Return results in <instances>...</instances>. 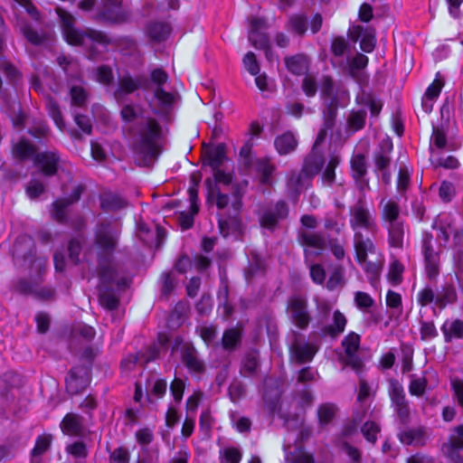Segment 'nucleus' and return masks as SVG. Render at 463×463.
Masks as SVG:
<instances>
[{"label": "nucleus", "mask_w": 463, "mask_h": 463, "mask_svg": "<svg viewBox=\"0 0 463 463\" xmlns=\"http://www.w3.org/2000/svg\"><path fill=\"white\" fill-rule=\"evenodd\" d=\"M225 145L218 144L209 149L205 154L204 165H209L213 172V179L207 178L204 183L207 189V201L214 202L220 210L218 213V225L223 237L241 231L242 207V193L236 187L231 194L221 192L218 184H229L232 175L221 167L227 161Z\"/></svg>", "instance_id": "nucleus-1"}, {"label": "nucleus", "mask_w": 463, "mask_h": 463, "mask_svg": "<svg viewBox=\"0 0 463 463\" xmlns=\"http://www.w3.org/2000/svg\"><path fill=\"white\" fill-rule=\"evenodd\" d=\"M123 128L136 138L135 152L141 166H151L161 153L162 128L156 118L138 105L126 104L120 110Z\"/></svg>", "instance_id": "nucleus-2"}, {"label": "nucleus", "mask_w": 463, "mask_h": 463, "mask_svg": "<svg viewBox=\"0 0 463 463\" xmlns=\"http://www.w3.org/2000/svg\"><path fill=\"white\" fill-rule=\"evenodd\" d=\"M57 14L61 20L62 32L68 43L81 46L88 59L97 60L101 55L103 50L109 43L110 40L105 33L91 28L80 30L75 28V18L61 7L56 8Z\"/></svg>", "instance_id": "nucleus-3"}, {"label": "nucleus", "mask_w": 463, "mask_h": 463, "mask_svg": "<svg viewBox=\"0 0 463 463\" xmlns=\"http://www.w3.org/2000/svg\"><path fill=\"white\" fill-rule=\"evenodd\" d=\"M361 197L349 209V224L354 232V247L355 250L356 261L364 260L367 253H374L375 246L373 241L365 236L361 230L364 229L369 232H375L377 224L375 218L371 213L365 201V194H361Z\"/></svg>", "instance_id": "nucleus-4"}, {"label": "nucleus", "mask_w": 463, "mask_h": 463, "mask_svg": "<svg viewBox=\"0 0 463 463\" xmlns=\"http://www.w3.org/2000/svg\"><path fill=\"white\" fill-rule=\"evenodd\" d=\"M120 230L110 222L97 224L94 230V249L97 255L98 270L116 269L113 263L114 253L117 250Z\"/></svg>", "instance_id": "nucleus-5"}, {"label": "nucleus", "mask_w": 463, "mask_h": 463, "mask_svg": "<svg viewBox=\"0 0 463 463\" xmlns=\"http://www.w3.org/2000/svg\"><path fill=\"white\" fill-rule=\"evenodd\" d=\"M335 109L331 107L324 112V123L320 125L313 146L303 161L301 169L304 171L307 177L312 179L321 173L326 164V156L321 146L335 128Z\"/></svg>", "instance_id": "nucleus-6"}, {"label": "nucleus", "mask_w": 463, "mask_h": 463, "mask_svg": "<svg viewBox=\"0 0 463 463\" xmlns=\"http://www.w3.org/2000/svg\"><path fill=\"white\" fill-rule=\"evenodd\" d=\"M99 277V302L108 310H115L119 304V298L116 294L115 287H128L130 279L120 276L117 269L98 270Z\"/></svg>", "instance_id": "nucleus-7"}, {"label": "nucleus", "mask_w": 463, "mask_h": 463, "mask_svg": "<svg viewBox=\"0 0 463 463\" xmlns=\"http://www.w3.org/2000/svg\"><path fill=\"white\" fill-rule=\"evenodd\" d=\"M13 260L15 265L28 268L41 272L46 266L47 259L36 255V247L33 239L26 234L16 238L13 250Z\"/></svg>", "instance_id": "nucleus-8"}, {"label": "nucleus", "mask_w": 463, "mask_h": 463, "mask_svg": "<svg viewBox=\"0 0 463 463\" xmlns=\"http://www.w3.org/2000/svg\"><path fill=\"white\" fill-rule=\"evenodd\" d=\"M393 150L392 142L390 139L382 140L373 154L374 174L380 177L385 185L392 181V153Z\"/></svg>", "instance_id": "nucleus-9"}, {"label": "nucleus", "mask_w": 463, "mask_h": 463, "mask_svg": "<svg viewBox=\"0 0 463 463\" xmlns=\"http://www.w3.org/2000/svg\"><path fill=\"white\" fill-rule=\"evenodd\" d=\"M289 215V207L286 201L279 200L263 207L260 213L259 222L261 228L270 232H275L279 223Z\"/></svg>", "instance_id": "nucleus-10"}, {"label": "nucleus", "mask_w": 463, "mask_h": 463, "mask_svg": "<svg viewBox=\"0 0 463 463\" xmlns=\"http://www.w3.org/2000/svg\"><path fill=\"white\" fill-rule=\"evenodd\" d=\"M421 252L424 257L426 275L430 279H435L439 274L440 250L435 249L434 238L430 232H422Z\"/></svg>", "instance_id": "nucleus-11"}, {"label": "nucleus", "mask_w": 463, "mask_h": 463, "mask_svg": "<svg viewBox=\"0 0 463 463\" xmlns=\"http://www.w3.org/2000/svg\"><path fill=\"white\" fill-rule=\"evenodd\" d=\"M287 313L290 321L300 330H306L312 320L307 300L299 295L288 298Z\"/></svg>", "instance_id": "nucleus-12"}, {"label": "nucleus", "mask_w": 463, "mask_h": 463, "mask_svg": "<svg viewBox=\"0 0 463 463\" xmlns=\"http://www.w3.org/2000/svg\"><path fill=\"white\" fill-rule=\"evenodd\" d=\"M297 241L304 248L306 260L312 256H319L327 245L326 239L321 232L299 230Z\"/></svg>", "instance_id": "nucleus-13"}, {"label": "nucleus", "mask_w": 463, "mask_h": 463, "mask_svg": "<svg viewBox=\"0 0 463 463\" xmlns=\"http://www.w3.org/2000/svg\"><path fill=\"white\" fill-rule=\"evenodd\" d=\"M91 382L90 365L73 366L65 379L66 392L70 395H78L85 391Z\"/></svg>", "instance_id": "nucleus-14"}, {"label": "nucleus", "mask_w": 463, "mask_h": 463, "mask_svg": "<svg viewBox=\"0 0 463 463\" xmlns=\"http://www.w3.org/2000/svg\"><path fill=\"white\" fill-rule=\"evenodd\" d=\"M147 90L149 80L144 76L132 77L128 72L118 77L117 88L113 92L117 102H123L126 98L138 89Z\"/></svg>", "instance_id": "nucleus-15"}, {"label": "nucleus", "mask_w": 463, "mask_h": 463, "mask_svg": "<svg viewBox=\"0 0 463 463\" xmlns=\"http://www.w3.org/2000/svg\"><path fill=\"white\" fill-rule=\"evenodd\" d=\"M168 79V74L162 68L154 69L150 73L149 83L151 82L156 87L154 96L160 105L165 108L172 107L176 98L174 93L165 91L163 89V85L167 82Z\"/></svg>", "instance_id": "nucleus-16"}, {"label": "nucleus", "mask_w": 463, "mask_h": 463, "mask_svg": "<svg viewBox=\"0 0 463 463\" xmlns=\"http://www.w3.org/2000/svg\"><path fill=\"white\" fill-rule=\"evenodd\" d=\"M351 176L354 181L356 188L361 194L370 190L369 179L367 177V160L364 154L354 155L350 160Z\"/></svg>", "instance_id": "nucleus-17"}, {"label": "nucleus", "mask_w": 463, "mask_h": 463, "mask_svg": "<svg viewBox=\"0 0 463 463\" xmlns=\"http://www.w3.org/2000/svg\"><path fill=\"white\" fill-rule=\"evenodd\" d=\"M61 158L58 151L49 150L39 152L35 156L34 165L45 177L54 176L60 167Z\"/></svg>", "instance_id": "nucleus-18"}, {"label": "nucleus", "mask_w": 463, "mask_h": 463, "mask_svg": "<svg viewBox=\"0 0 463 463\" xmlns=\"http://www.w3.org/2000/svg\"><path fill=\"white\" fill-rule=\"evenodd\" d=\"M180 355L182 363L190 373L201 375L205 372L204 361L200 357L197 350L192 344H184L180 348Z\"/></svg>", "instance_id": "nucleus-19"}, {"label": "nucleus", "mask_w": 463, "mask_h": 463, "mask_svg": "<svg viewBox=\"0 0 463 463\" xmlns=\"http://www.w3.org/2000/svg\"><path fill=\"white\" fill-rule=\"evenodd\" d=\"M317 350L315 344L300 340L298 337L294 339L289 347L291 358L299 364L311 362Z\"/></svg>", "instance_id": "nucleus-20"}, {"label": "nucleus", "mask_w": 463, "mask_h": 463, "mask_svg": "<svg viewBox=\"0 0 463 463\" xmlns=\"http://www.w3.org/2000/svg\"><path fill=\"white\" fill-rule=\"evenodd\" d=\"M268 25L265 19L259 17L251 19L248 39L256 49L262 50L263 48L269 47V36L266 33L261 32V29H266Z\"/></svg>", "instance_id": "nucleus-21"}, {"label": "nucleus", "mask_w": 463, "mask_h": 463, "mask_svg": "<svg viewBox=\"0 0 463 463\" xmlns=\"http://www.w3.org/2000/svg\"><path fill=\"white\" fill-rule=\"evenodd\" d=\"M351 39L353 42L360 41V48L363 52H372L376 44L375 30L370 26L356 25L351 31Z\"/></svg>", "instance_id": "nucleus-22"}, {"label": "nucleus", "mask_w": 463, "mask_h": 463, "mask_svg": "<svg viewBox=\"0 0 463 463\" xmlns=\"http://www.w3.org/2000/svg\"><path fill=\"white\" fill-rule=\"evenodd\" d=\"M122 0H106L100 11V17L111 23H121L126 20L127 14L121 6Z\"/></svg>", "instance_id": "nucleus-23"}, {"label": "nucleus", "mask_w": 463, "mask_h": 463, "mask_svg": "<svg viewBox=\"0 0 463 463\" xmlns=\"http://www.w3.org/2000/svg\"><path fill=\"white\" fill-rule=\"evenodd\" d=\"M38 148L35 145L31 143L28 139L22 137L12 146V155L14 158L24 162L33 159L35 161V156L38 155Z\"/></svg>", "instance_id": "nucleus-24"}, {"label": "nucleus", "mask_w": 463, "mask_h": 463, "mask_svg": "<svg viewBox=\"0 0 463 463\" xmlns=\"http://www.w3.org/2000/svg\"><path fill=\"white\" fill-rule=\"evenodd\" d=\"M380 207V218L383 226L387 225V223L392 224L403 222L400 217L401 207L397 202L383 199Z\"/></svg>", "instance_id": "nucleus-25"}, {"label": "nucleus", "mask_w": 463, "mask_h": 463, "mask_svg": "<svg viewBox=\"0 0 463 463\" xmlns=\"http://www.w3.org/2000/svg\"><path fill=\"white\" fill-rule=\"evenodd\" d=\"M61 430L64 434L81 437L85 431L83 418L76 413H67L61 424Z\"/></svg>", "instance_id": "nucleus-26"}, {"label": "nucleus", "mask_w": 463, "mask_h": 463, "mask_svg": "<svg viewBox=\"0 0 463 463\" xmlns=\"http://www.w3.org/2000/svg\"><path fill=\"white\" fill-rule=\"evenodd\" d=\"M346 324L347 319L345 316L341 311L335 310L333 313L332 322L322 326L321 334L324 336H329L332 339H336L345 332Z\"/></svg>", "instance_id": "nucleus-27"}, {"label": "nucleus", "mask_w": 463, "mask_h": 463, "mask_svg": "<svg viewBox=\"0 0 463 463\" xmlns=\"http://www.w3.org/2000/svg\"><path fill=\"white\" fill-rule=\"evenodd\" d=\"M334 82L330 77H325L322 83L321 94L324 98L322 109V123H324V112L329 108L335 109V125L336 124V117L338 114V99L333 94Z\"/></svg>", "instance_id": "nucleus-28"}, {"label": "nucleus", "mask_w": 463, "mask_h": 463, "mask_svg": "<svg viewBox=\"0 0 463 463\" xmlns=\"http://www.w3.org/2000/svg\"><path fill=\"white\" fill-rule=\"evenodd\" d=\"M298 145V140L292 131H286L276 137L274 146L280 156H286L294 152Z\"/></svg>", "instance_id": "nucleus-29"}, {"label": "nucleus", "mask_w": 463, "mask_h": 463, "mask_svg": "<svg viewBox=\"0 0 463 463\" xmlns=\"http://www.w3.org/2000/svg\"><path fill=\"white\" fill-rule=\"evenodd\" d=\"M285 65L290 73L297 76H303L306 75L309 70V60L306 55L298 53L286 57Z\"/></svg>", "instance_id": "nucleus-30"}, {"label": "nucleus", "mask_w": 463, "mask_h": 463, "mask_svg": "<svg viewBox=\"0 0 463 463\" xmlns=\"http://www.w3.org/2000/svg\"><path fill=\"white\" fill-rule=\"evenodd\" d=\"M128 206V201L119 194L105 193L100 196V207L106 213L119 211Z\"/></svg>", "instance_id": "nucleus-31"}, {"label": "nucleus", "mask_w": 463, "mask_h": 463, "mask_svg": "<svg viewBox=\"0 0 463 463\" xmlns=\"http://www.w3.org/2000/svg\"><path fill=\"white\" fill-rule=\"evenodd\" d=\"M146 399L152 402V397L161 399L165 396L167 390V382L165 379L151 375L146 381Z\"/></svg>", "instance_id": "nucleus-32"}, {"label": "nucleus", "mask_w": 463, "mask_h": 463, "mask_svg": "<svg viewBox=\"0 0 463 463\" xmlns=\"http://www.w3.org/2000/svg\"><path fill=\"white\" fill-rule=\"evenodd\" d=\"M388 392L394 410H397L401 406H403L409 402L406 399L404 388L397 379L391 378L388 381Z\"/></svg>", "instance_id": "nucleus-33"}, {"label": "nucleus", "mask_w": 463, "mask_h": 463, "mask_svg": "<svg viewBox=\"0 0 463 463\" xmlns=\"http://www.w3.org/2000/svg\"><path fill=\"white\" fill-rule=\"evenodd\" d=\"M383 227L388 232V243L390 247L402 249L405 234L404 222L392 224L387 223V225Z\"/></svg>", "instance_id": "nucleus-34"}, {"label": "nucleus", "mask_w": 463, "mask_h": 463, "mask_svg": "<svg viewBox=\"0 0 463 463\" xmlns=\"http://www.w3.org/2000/svg\"><path fill=\"white\" fill-rule=\"evenodd\" d=\"M444 455L452 463H463V442L459 439H450L442 445Z\"/></svg>", "instance_id": "nucleus-35"}, {"label": "nucleus", "mask_w": 463, "mask_h": 463, "mask_svg": "<svg viewBox=\"0 0 463 463\" xmlns=\"http://www.w3.org/2000/svg\"><path fill=\"white\" fill-rule=\"evenodd\" d=\"M424 432L421 428H403L398 433V439L403 445L423 444Z\"/></svg>", "instance_id": "nucleus-36"}, {"label": "nucleus", "mask_w": 463, "mask_h": 463, "mask_svg": "<svg viewBox=\"0 0 463 463\" xmlns=\"http://www.w3.org/2000/svg\"><path fill=\"white\" fill-rule=\"evenodd\" d=\"M52 437L50 434H43L37 437L35 445L31 450L30 463H41V456L51 448Z\"/></svg>", "instance_id": "nucleus-37"}, {"label": "nucleus", "mask_w": 463, "mask_h": 463, "mask_svg": "<svg viewBox=\"0 0 463 463\" xmlns=\"http://www.w3.org/2000/svg\"><path fill=\"white\" fill-rule=\"evenodd\" d=\"M446 343H450L454 338H463V320H447L441 326Z\"/></svg>", "instance_id": "nucleus-38"}, {"label": "nucleus", "mask_w": 463, "mask_h": 463, "mask_svg": "<svg viewBox=\"0 0 463 463\" xmlns=\"http://www.w3.org/2000/svg\"><path fill=\"white\" fill-rule=\"evenodd\" d=\"M260 367L259 352L257 350H250L246 352L242 359L241 373L245 376H250L257 373Z\"/></svg>", "instance_id": "nucleus-39"}, {"label": "nucleus", "mask_w": 463, "mask_h": 463, "mask_svg": "<svg viewBox=\"0 0 463 463\" xmlns=\"http://www.w3.org/2000/svg\"><path fill=\"white\" fill-rule=\"evenodd\" d=\"M171 33L168 24L163 22L151 23L147 27V33L154 42L161 43L165 41Z\"/></svg>", "instance_id": "nucleus-40"}, {"label": "nucleus", "mask_w": 463, "mask_h": 463, "mask_svg": "<svg viewBox=\"0 0 463 463\" xmlns=\"http://www.w3.org/2000/svg\"><path fill=\"white\" fill-rule=\"evenodd\" d=\"M311 180L307 177L304 171L293 172L287 182L288 189L296 196L300 193L301 189Z\"/></svg>", "instance_id": "nucleus-41"}, {"label": "nucleus", "mask_w": 463, "mask_h": 463, "mask_svg": "<svg viewBox=\"0 0 463 463\" xmlns=\"http://www.w3.org/2000/svg\"><path fill=\"white\" fill-rule=\"evenodd\" d=\"M368 254L369 253L366 254L364 260L357 262L363 266V269L368 278L370 284L374 287L380 278L382 265L379 261H368Z\"/></svg>", "instance_id": "nucleus-42"}, {"label": "nucleus", "mask_w": 463, "mask_h": 463, "mask_svg": "<svg viewBox=\"0 0 463 463\" xmlns=\"http://www.w3.org/2000/svg\"><path fill=\"white\" fill-rule=\"evenodd\" d=\"M287 29L300 36L304 35L307 30V19L305 14H295L289 16Z\"/></svg>", "instance_id": "nucleus-43"}, {"label": "nucleus", "mask_w": 463, "mask_h": 463, "mask_svg": "<svg viewBox=\"0 0 463 463\" xmlns=\"http://www.w3.org/2000/svg\"><path fill=\"white\" fill-rule=\"evenodd\" d=\"M341 158L339 155L330 154L329 160L325 170L322 172L321 177L324 182L331 185L335 181V168L339 165Z\"/></svg>", "instance_id": "nucleus-44"}, {"label": "nucleus", "mask_w": 463, "mask_h": 463, "mask_svg": "<svg viewBox=\"0 0 463 463\" xmlns=\"http://www.w3.org/2000/svg\"><path fill=\"white\" fill-rule=\"evenodd\" d=\"M324 227L326 231L339 234L345 227L344 219L338 213H326L324 218Z\"/></svg>", "instance_id": "nucleus-45"}, {"label": "nucleus", "mask_w": 463, "mask_h": 463, "mask_svg": "<svg viewBox=\"0 0 463 463\" xmlns=\"http://www.w3.org/2000/svg\"><path fill=\"white\" fill-rule=\"evenodd\" d=\"M264 271L265 261L258 254H252L249 265L245 269L246 279H252L256 275L263 274Z\"/></svg>", "instance_id": "nucleus-46"}, {"label": "nucleus", "mask_w": 463, "mask_h": 463, "mask_svg": "<svg viewBox=\"0 0 463 463\" xmlns=\"http://www.w3.org/2000/svg\"><path fill=\"white\" fill-rule=\"evenodd\" d=\"M241 341V335L236 328L225 330L222 338V347L225 350H234Z\"/></svg>", "instance_id": "nucleus-47"}, {"label": "nucleus", "mask_w": 463, "mask_h": 463, "mask_svg": "<svg viewBox=\"0 0 463 463\" xmlns=\"http://www.w3.org/2000/svg\"><path fill=\"white\" fill-rule=\"evenodd\" d=\"M46 109L49 116L53 119L55 125L60 129H62L65 127V122L63 120L60 106L53 98L48 97L46 100Z\"/></svg>", "instance_id": "nucleus-48"}, {"label": "nucleus", "mask_w": 463, "mask_h": 463, "mask_svg": "<svg viewBox=\"0 0 463 463\" xmlns=\"http://www.w3.org/2000/svg\"><path fill=\"white\" fill-rule=\"evenodd\" d=\"M242 454L241 450L235 447H227L220 450V463H240Z\"/></svg>", "instance_id": "nucleus-49"}, {"label": "nucleus", "mask_w": 463, "mask_h": 463, "mask_svg": "<svg viewBox=\"0 0 463 463\" xmlns=\"http://www.w3.org/2000/svg\"><path fill=\"white\" fill-rule=\"evenodd\" d=\"M411 383L409 384V392L411 395L420 397L424 394L428 381L426 377H417L415 374H411Z\"/></svg>", "instance_id": "nucleus-50"}, {"label": "nucleus", "mask_w": 463, "mask_h": 463, "mask_svg": "<svg viewBox=\"0 0 463 463\" xmlns=\"http://www.w3.org/2000/svg\"><path fill=\"white\" fill-rule=\"evenodd\" d=\"M20 31L25 39L33 45H40L43 43L44 37L41 35L30 24L24 23L21 25Z\"/></svg>", "instance_id": "nucleus-51"}, {"label": "nucleus", "mask_w": 463, "mask_h": 463, "mask_svg": "<svg viewBox=\"0 0 463 463\" xmlns=\"http://www.w3.org/2000/svg\"><path fill=\"white\" fill-rule=\"evenodd\" d=\"M69 206L70 204L63 198L54 201L52 203V217L61 223L66 222Z\"/></svg>", "instance_id": "nucleus-52"}, {"label": "nucleus", "mask_w": 463, "mask_h": 463, "mask_svg": "<svg viewBox=\"0 0 463 463\" xmlns=\"http://www.w3.org/2000/svg\"><path fill=\"white\" fill-rule=\"evenodd\" d=\"M366 111L364 109H359L352 111L348 117V126L354 130L358 131L364 128L366 120Z\"/></svg>", "instance_id": "nucleus-53"}, {"label": "nucleus", "mask_w": 463, "mask_h": 463, "mask_svg": "<svg viewBox=\"0 0 463 463\" xmlns=\"http://www.w3.org/2000/svg\"><path fill=\"white\" fill-rule=\"evenodd\" d=\"M381 431V427L374 421H366L361 427V432L364 439L372 443L375 444L377 441V435Z\"/></svg>", "instance_id": "nucleus-54"}, {"label": "nucleus", "mask_w": 463, "mask_h": 463, "mask_svg": "<svg viewBox=\"0 0 463 463\" xmlns=\"http://www.w3.org/2000/svg\"><path fill=\"white\" fill-rule=\"evenodd\" d=\"M219 307L223 308L224 316L229 317L232 313V307L229 303V288L226 284L220 287L217 293Z\"/></svg>", "instance_id": "nucleus-55"}, {"label": "nucleus", "mask_w": 463, "mask_h": 463, "mask_svg": "<svg viewBox=\"0 0 463 463\" xmlns=\"http://www.w3.org/2000/svg\"><path fill=\"white\" fill-rule=\"evenodd\" d=\"M402 373H407L413 368V348L409 345H402Z\"/></svg>", "instance_id": "nucleus-56"}, {"label": "nucleus", "mask_w": 463, "mask_h": 463, "mask_svg": "<svg viewBox=\"0 0 463 463\" xmlns=\"http://www.w3.org/2000/svg\"><path fill=\"white\" fill-rule=\"evenodd\" d=\"M65 450L68 454L77 458H86L89 455L87 445L82 440H77L67 445Z\"/></svg>", "instance_id": "nucleus-57"}, {"label": "nucleus", "mask_w": 463, "mask_h": 463, "mask_svg": "<svg viewBox=\"0 0 463 463\" xmlns=\"http://www.w3.org/2000/svg\"><path fill=\"white\" fill-rule=\"evenodd\" d=\"M71 104L77 107H84L87 101V91L81 86H72L70 90Z\"/></svg>", "instance_id": "nucleus-58"}, {"label": "nucleus", "mask_w": 463, "mask_h": 463, "mask_svg": "<svg viewBox=\"0 0 463 463\" xmlns=\"http://www.w3.org/2000/svg\"><path fill=\"white\" fill-rule=\"evenodd\" d=\"M95 78L98 82L109 85L114 80L112 69L109 65H101L95 70Z\"/></svg>", "instance_id": "nucleus-59"}, {"label": "nucleus", "mask_w": 463, "mask_h": 463, "mask_svg": "<svg viewBox=\"0 0 463 463\" xmlns=\"http://www.w3.org/2000/svg\"><path fill=\"white\" fill-rule=\"evenodd\" d=\"M336 408L333 404H323L318 408L317 416L320 424L326 425L329 423L335 417Z\"/></svg>", "instance_id": "nucleus-60"}, {"label": "nucleus", "mask_w": 463, "mask_h": 463, "mask_svg": "<svg viewBox=\"0 0 463 463\" xmlns=\"http://www.w3.org/2000/svg\"><path fill=\"white\" fill-rule=\"evenodd\" d=\"M342 345L345 348V354L357 352L360 345V335L354 332L349 333L344 337Z\"/></svg>", "instance_id": "nucleus-61"}, {"label": "nucleus", "mask_w": 463, "mask_h": 463, "mask_svg": "<svg viewBox=\"0 0 463 463\" xmlns=\"http://www.w3.org/2000/svg\"><path fill=\"white\" fill-rule=\"evenodd\" d=\"M25 191L30 199L35 200L44 193L45 186L42 181L38 179H31Z\"/></svg>", "instance_id": "nucleus-62"}, {"label": "nucleus", "mask_w": 463, "mask_h": 463, "mask_svg": "<svg viewBox=\"0 0 463 463\" xmlns=\"http://www.w3.org/2000/svg\"><path fill=\"white\" fill-rule=\"evenodd\" d=\"M35 286L36 284L26 279H19L13 282V290L21 295H33L35 292Z\"/></svg>", "instance_id": "nucleus-63"}, {"label": "nucleus", "mask_w": 463, "mask_h": 463, "mask_svg": "<svg viewBox=\"0 0 463 463\" xmlns=\"http://www.w3.org/2000/svg\"><path fill=\"white\" fill-rule=\"evenodd\" d=\"M229 396L233 402H238L246 394V387L241 381L234 380L229 386Z\"/></svg>", "instance_id": "nucleus-64"}]
</instances>
